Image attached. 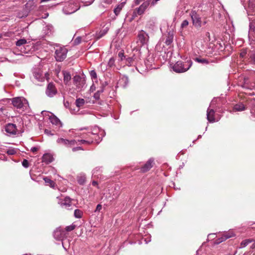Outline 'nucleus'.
<instances>
[{
    "label": "nucleus",
    "mask_w": 255,
    "mask_h": 255,
    "mask_svg": "<svg viewBox=\"0 0 255 255\" xmlns=\"http://www.w3.org/2000/svg\"><path fill=\"white\" fill-rule=\"evenodd\" d=\"M252 21L249 23V39L250 44L254 47L255 45V19H251ZM251 61L255 64V49L250 51L249 53Z\"/></svg>",
    "instance_id": "1"
},
{
    "label": "nucleus",
    "mask_w": 255,
    "mask_h": 255,
    "mask_svg": "<svg viewBox=\"0 0 255 255\" xmlns=\"http://www.w3.org/2000/svg\"><path fill=\"white\" fill-rule=\"evenodd\" d=\"M246 9L250 22L255 19V0H241Z\"/></svg>",
    "instance_id": "2"
},
{
    "label": "nucleus",
    "mask_w": 255,
    "mask_h": 255,
    "mask_svg": "<svg viewBox=\"0 0 255 255\" xmlns=\"http://www.w3.org/2000/svg\"><path fill=\"white\" fill-rule=\"evenodd\" d=\"M192 62L191 60L185 62L178 61L172 66V69L176 73H183L187 71L192 66Z\"/></svg>",
    "instance_id": "3"
},
{
    "label": "nucleus",
    "mask_w": 255,
    "mask_h": 255,
    "mask_svg": "<svg viewBox=\"0 0 255 255\" xmlns=\"http://www.w3.org/2000/svg\"><path fill=\"white\" fill-rule=\"evenodd\" d=\"M11 102L14 107L22 111L27 110L29 107L28 101L23 97L13 98L11 99Z\"/></svg>",
    "instance_id": "4"
},
{
    "label": "nucleus",
    "mask_w": 255,
    "mask_h": 255,
    "mask_svg": "<svg viewBox=\"0 0 255 255\" xmlns=\"http://www.w3.org/2000/svg\"><path fill=\"white\" fill-rule=\"evenodd\" d=\"M55 58L58 62L63 61L67 57V49L65 46L56 45L55 47Z\"/></svg>",
    "instance_id": "5"
},
{
    "label": "nucleus",
    "mask_w": 255,
    "mask_h": 255,
    "mask_svg": "<svg viewBox=\"0 0 255 255\" xmlns=\"http://www.w3.org/2000/svg\"><path fill=\"white\" fill-rule=\"evenodd\" d=\"M73 84L78 91H81L86 87L85 78L79 75H75L73 78Z\"/></svg>",
    "instance_id": "6"
},
{
    "label": "nucleus",
    "mask_w": 255,
    "mask_h": 255,
    "mask_svg": "<svg viewBox=\"0 0 255 255\" xmlns=\"http://www.w3.org/2000/svg\"><path fill=\"white\" fill-rule=\"evenodd\" d=\"M190 16L192 20L193 24L197 27H200L202 25L201 18L195 10H192L190 13Z\"/></svg>",
    "instance_id": "7"
},
{
    "label": "nucleus",
    "mask_w": 255,
    "mask_h": 255,
    "mask_svg": "<svg viewBox=\"0 0 255 255\" xmlns=\"http://www.w3.org/2000/svg\"><path fill=\"white\" fill-rule=\"evenodd\" d=\"M53 237L56 240L62 241L66 238L67 234L65 230L61 228H58L53 232Z\"/></svg>",
    "instance_id": "8"
},
{
    "label": "nucleus",
    "mask_w": 255,
    "mask_h": 255,
    "mask_svg": "<svg viewBox=\"0 0 255 255\" xmlns=\"http://www.w3.org/2000/svg\"><path fill=\"white\" fill-rule=\"evenodd\" d=\"M72 199L70 198L66 197L64 199H60L58 201V204H60L62 207L69 210L72 208Z\"/></svg>",
    "instance_id": "9"
},
{
    "label": "nucleus",
    "mask_w": 255,
    "mask_h": 255,
    "mask_svg": "<svg viewBox=\"0 0 255 255\" xmlns=\"http://www.w3.org/2000/svg\"><path fill=\"white\" fill-rule=\"evenodd\" d=\"M34 4L33 1H28L25 4V7L23 9V14H21L20 12L18 13V17L22 18L27 16L29 11L34 7Z\"/></svg>",
    "instance_id": "10"
},
{
    "label": "nucleus",
    "mask_w": 255,
    "mask_h": 255,
    "mask_svg": "<svg viewBox=\"0 0 255 255\" xmlns=\"http://www.w3.org/2000/svg\"><path fill=\"white\" fill-rule=\"evenodd\" d=\"M57 93L55 85L53 83L48 84L46 90V94L49 97H53Z\"/></svg>",
    "instance_id": "11"
},
{
    "label": "nucleus",
    "mask_w": 255,
    "mask_h": 255,
    "mask_svg": "<svg viewBox=\"0 0 255 255\" xmlns=\"http://www.w3.org/2000/svg\"><path fill=\"white\" fill-rule=\"evenodd\" d=\"M56 141L59 144L64 145L67 147H71L76 143L75 140H69L63 138H59Z\"/></svg>",
    "instance_id": "12"
},
{
    "label": "nucleus",
    "mask_w": 255,
    "mask_h": 255,
    "mask_svg": "<svg viewBox=\"0 0 255 255\" xmlns=\"http://www.w3.org/2000/svg\"><path fill=\"white\" fill-rule=\"evenodd\" d=\"M151 0H147L143 2L138 8L136 9L137 14L139 15H142L144 13L145 10L147 7L151 5Z\"/></svg>",
    "instance_id": "13"
},
{
    "label": "nucleus",
    "mask_w": 255,
    "mask_h": 255,
    "mask_svg": "<svg viewBox=\"0 0 255 255\" xmlns=\"http://www.w3.org/2000/svg\"><path fill=\"white\" fill-rule=\"evenodd\" d=\"M5 131L9 135H15L17 132L16 125L13 124H8L5 127Z\"/></svg>",
    "instance_id": "14"
},
{
    "label": "nucleus",
    "mask_w": 255,
    "mask_h": 255,
    "mask_svg": "<svg viewBox=\"0 0 255 255\" xmlns=\"http://www.w3.org/2000/svg\"><path fill=\"white\" fill-rule=\"evenodd\" d=\"M138 38L141 45H144L148 42L149 36L147 33L144 31H141L138 34Z\"/></svg>",
    "instance_id": "15"
},
{
    "label": "nucleus",
    "mask_w": 255,
    "mask_h": 255,
    "mask_svg": "<svg viewBox=\"0 0 255 255\" xmlns=\"http://www.w3.org/2000/svg\"><path fill=\"white\" fill-rule=\"evenodd\" d=\"M235 236V234L234 233L233 231H229L228 232L224 233L223 234V236L222 237L216 240V243L219 244L226 240L229 239L230 238H232Z\"/></svg>",
    "instance_id": "16"
},
{
    "label": "nucleus",
    "mask_w": 255,
    "mask_h": 255,
    "mask_svg": "<svg viewBox=\"0 0 255 255\" xmlns=\"http://www.w3.org/2000/svg\"><path fill=\"white\" fill-rule=\"evenodd\" d=\"M33 76L38 81H43L44 80V77L43 76L42 72L39 69L33 70Z\"/></svg>",
    "instance_id": "17"
},
{
    "label": "nucleus",
    "mask_w": 255,
    "mask_h": 255,
    "mask_svg": "<svg viewBox=\"0 0 255 255\" xmlns=\"http://www.w3.org/2000/svg\"><path fill=\"white\" fill-rule=\"evenodd\" d=\"M49 120L53 125H55L58 128H60L62 126L60 120L54 115L49 116Z\"/></svg>",
    "instance_id": "18"
},
{
    "label": "nucleus",
    "mask_w": 255,
    "mask_h": 255,
    "mask_svg": "<svg viewBox=\"0 0 255 255\" xmlns=\"http://www.w3.org/2000/svg\"><path fill=\"white\" fill-rule=\"evenodd\" d=\"M154 160L150 158L146 163L141 167V170L143 172H145L148 171L153 165Z\"/></svg>",
    "instance_id": "19"
},
{
    "label": "nucleus",
    "mask_w": 255,
    "mask_h": 255,
    "mask_svg": "<svg viewBox=\"0 0 255 255\" xmlns=\"http://www.w3.org/2000/svg\"><path fill=\"white\" fill-rule=\"evenodd\" d=\"M215 111L213 109L208 108L207 111V119L209 122H215Z\"/></svg>",
    "instance_id": "20"
},
{
    "label": "nucleus",
    "mask_w": 255,
    "mask_h": 255,
    "mask_svg": "<svg viewBox=\"0 0 255 255\" xmlns=\"http://www.w3.org/2000/svg\"><path fill=\"white\" fill-rule=\"evenodd\" d=\"M54 158L53 155L50 153H45L43 154L42 161L46 164H49L52 162Z\"/></svg>",
    "instance_id": "21"
},
{
    "label": "nucleus",
    "mask_w": 255,
    "mask_h": 255,
    "mask_svg": "<svg viewBox=\"0 0 255 255\" xmlns=\"http://www.w3.org/2000/svg\"><path fill=\"white\" fill-rule=\"evenodd\" d=\"M129 82L128 78L126 76L122 77L118 82V84L123 88H126Z\"/></svg>",
    "instance_id": "22"
},
{
    "label": "nucleus",
    "mask_w": 255,
    "mask_h": 255,
    "mask_svg": "<svg viewBox=\"0 0 255 255\" xmlns=\"http://www.w3.org/2000/svg\"><path fill=\"white\" fill-rule=\"evenodd\" d=\"M63 81L65 85H68L71 79L70 73L67 71H63Z\"/></svg>",
    "instance_id": "23"
},
{
    "label": "nucleus",
    "mask_w": 255,
    "mask_h": 255,
    "mask_svg": "<svg viewBox=\"0 0 255 255\" xmlns=\"http://www.w3.org/2000/svg\"><path fill=\"white\" fill-rule=\"evenodd\" d=\"M53 27L51 25H46L43 28L44 33L46 35H50L52 34L53 32Z\"/></svg>",
    "instance_id": "24"
},
{
    "label": "nucleus",
    "mask_w": 255,
    "mask_h": 255,
    "mask_svg": "<svg viewBox=\"0 0 255 255\" xmlns=\"http://www.w3.org/2000/svg\"><path fill=\"white\" fill-rule=\"evenodd\" d=\"M109 28L106 27L105 29L101 30L99 32L97 33L95 37L97 40H98L104 36L108 31Z\"/></svg>",
    "instance_id": "25"
},
{
    "label": "nucleus",
    "mask_w": 255,
    "mask_h": 255,
    "mask_svg": "<svg viewBox=\"0 0 255 255\" xmlns=\"http://www.w3.org/2000/svg\"><path fill=\"white\" fill-rule=\"evenodd\" d=\"M245 109V106L242 103L236 104L234 107V111H243Z\"/></svg>",
    "instance_id": "26"
},
{
    "label": "nucleus",
    "mask_w": 255,
    "mask_h": 255,
    "mask_svg": "<svg viewBox=\"0 0 255 255\" xmlns=\"http://www.w3.org/2000/svg\"><path fill=\"white\" fill-rule=\"evenodd\" d=\"M96 133L90 132H89L87 134H83L82 135V137L83 138H85V139H93V142L95 141V139H94V137H91V135H95Z\"/></svg>",
    "instance_id": "27"
},
{
    "label": "nucleus",
    "mask_w": 255,
    "mask_h": 255,
    "mask_svg": "<svg viewBox=\"0 0 255 255\" xmlns=\"http://www.w3.org/2000/svg\"><path fill=\"white\" fill-rule=\"evenodd\" d=\"M194 60L198 63H202L203 64H208L209 63V61L205 58L196 57L194 59Z\"/></svg>",
    "instance_id": "28"
},
{
    "label": "nucleus",
    "mask_w": 255,
    "mask_h": 255,
    "mask_svg": "<svg viewBox=\"0 0 255 255\" xmlns=\"http://www.w3.org/2000/svg\"><path fill=\"white\" fill-rule=\"evenodd\" d=\"M83 212L82 210L79 209H76L74 211V215L76 218L80 219L83 216Z\"/></svg>",
    "instance_id": "29"
},
{
    "label": "nucleus",
    "mask_w": 255,
    "mask_h": 255,
    "mask_svg": "<svg viewBox=\"0 0 255 255\" xmlns=\"http://www.w3.org/2000/svg\"><path fill=\"white\" fill-rule=\"evenodd\" d=\"M99 130V129L98 128H95L92 131L93 132L96 133V135L93 136H94V139H95V141L97 143L99 142V141L100 140L99 136L97 135V133L98 132Z\"/></svg>",
    "instance_id": "30"
},
{
    "label": "nucleus",
    "mask_w": 255,
    "mask_h": 255,
    "mask_svg": "<svg viewBox=\"0 0 255 255\" xmlns=\"http://www.w3.org/2000/svg\"><path fill=\"white\" fill-rule=\"evenodd\" d=\"M253 242L252 239H246L243 241L241 243V248H244L248 246L250 243Z\"/></svg>",
    "instance_id": "31"
},
{
    "label": "nucleus",
    "mask_w": 255,
    "mask_h": 255,
    "mask_svg": "<svg viewBox=\"0 0 255 255\" xmlns=\"http://www.w3.org/2000/svg\"><path fill=\"white\" fill-rule=\"evenodd\" d=\"M27 41L25 39H20L17 40L16 42V45L18 47H21L24 44H26Z\"/></svg>",
    "instance_id": "32"
},
{
    "label": "nucleus",
    "mask_w": 255,
    "mask_h": 255,
    "mask_svg": "<svg viewBox=\"0 0 255 255\" xmlns=\"http://www.w3.org/2000/svg\"><path fill=\"white\" fill-rule=\"evenodd\" d=\"M76 105L78 107H81L85 104V100L83 99L79 98L76 100Z\"/></svg>",
    "instance_id": "33"
},
{
    "label": "nucleus",
    "mask_w": 255,
    "mask_h": 255,
    "mask_svg": "<svg viewBox=\"0 0 255 255\" xmlns=\"http://www.w3.org/2000/svg\"><path fill=\"white\" fill-rule=\"evenodd\" d=\"M78 141L80 142L81 144H90L93 142V139H81V140H78Z\"/></svg>",
    "instance_id": "34"
},
{
    "label": "nucleus",
    "mask_w": 255,
    "mask_h": 255,
    "mask_svg": "<svg viewBox=\"0 0 255 255\" xmlns=\"http://www.w3.org/2000/svg\"><path fill=\"white\" fill-rule=\"evenodd\" d=\"M4 151L6 152L7 154L10 155H14L16 153V150L14 148L7 149L6 150H4Z\"/></svg>",
    "instance_id": "35"
},
{
    "label": "nucleus",
    "mask_w": 255,
    "mask_h": 255,
    "mask_svg": "<svg viewBox=\"0 0 255 255\" xmlns=\"http://www.w3.org/2000/svg\"><path fill=\"white\" fill-rule=\"evenodd\" d=\"M247 54V49H242L240 52V57L242 58H244L246 57V55Z\"/></svg>",
    "instance_id": "36"
},
{
    "label": "nucleus",
    "mask_w": 255,
    "mask_h": 255,
    "mask_svg": "<svg viewBox=\"0 0 255 255\" xmlns=\"http://www.w3.org/2000/svg\"><path fill=\"white\" fill-rule=\"evenodd\" d=\"M76 228V225L72 224L71 225L68 226L65 228V231L67 232H70L74 230Z\"/></svg>",
    "instance_id": "37"
},
{
    "label": "nucleus",
    "mask_w": 255,
    "mask_h": 255,
    "mask_svg": "<svg viewBox=\"0 0 255 255\" xmlns=\"http://www.w3.org/2000/svg\"><path fill=\"white\" fill-rule=\"evenodd\" d=\"M122 5H119L114 9V12L116 15H118L120 13L122 9Z\"/></svg>",
    "instance_id": "38"
},
{
    "label": "nucleus",
    "mask_w": 255,
    "mask_h": 255,
    "mask_svg": "<svg viewBox=\"0 0 255 255\" xmlns=\"http://www.w3.org/2000/svg\"><path fill=\"white\" fill-rule=\"evenodd\" d=\"M133 57H128L126 59V63L128 66H131L133 63Z\"/></svg>",
    "instance_id": "39"
},
{
    "label": "nucleus",
    "mask_w": 255,
    "mask_h": 255,
    "mask_svg": "<svg viewBox=\"0 0 255 255\" xmlns=\"http://www.w3.org/2000/svg\"><path fill=\"white\" fill-rule=\"evenodd\" d=\"M44 180L45 183L49 184L51 187H53L54 185V182L50 179L45 177L44 178Z\"/></svg>",
    "instance_id": "40"
},
{
    "label": "nucleus",
    "mask_w": 255,
    "mask_h": 255,
    "mask_svg": "<svg viewBox=\"0 0 255 255\" xmlns=\"http://www.w3.org/2000/svg\"><path fill=\"white\" fill-rule=\"evenodd\" d=\"M254 106L252 107L251 113L253 117L255 118V99H254Z\"/></svg>",
    "instance_id": "41"
},
{
    "label": "nucleus",
    "mask_w": 255,
    "mask_h": 255,
    "mask_svg": "<svg viewBox=\"0 0 255 255\" xmlns=\"http://www.w3.org/2000/svg\"><path fill=\"white\" fill-rule=\"evenodd\" d=\"M81 42V37L80 36L77 37L73 41L74 45H77L79 44Z\"/></svg>",
    "instance_id": "42"
},
{
    "label": "nucleus",
    "mask_w": 255,
    "mask_h": 255,
    "mask_svg": "<svg viewBox=\"0 0 255 255\" xmlns=\"http://www.w3.org/2000/svg\"><path fill=\"white\" fill-rule=\"evenodd\" d=\"M189 22L187 20H184L181 24V28H184L188 25Z\"/></svg>",
    "instance_id": "43"
},
{
    "label": "nucleus",
    "mask_w": 255,
    "mask_h": 255,
    "mask_svg": "<svg viewBox=\"0 0 255 255\" xmlns=\"http://www.w3.org/2000/svg\"><path fill=\"white\" fill-rule=\"evenodd\" d=\"M22 166L25 168H28L29 167V162L27 160L24 159L22 162Z\"/></svg>",
    "instance_id": "44"
},
{
    "label": "nucleus",
    "mask_w": 255,
    "mask_h": 255,
    "mask_svg": "<svg viewBox=\"0 0 255 255\" xmlns=\"http://www.w3.org/2000/svg\"><path fill=\"white\" fill-rule=\"evenodd\" d=\"M12 34L11 32H6L0 33V34H2V37H10L12 36Z\"/></svg>",
    "instance_id": "45"
},
{
    "label": "nucleus",
    "mask_w": 255,
    "mask_h": 255,
    "mask_svg": "<svg viewBox=\"0 0 255 255\" xmlns=\"http://www.w3.org/2000/svg\"><path fill=\"white\" fill-rule=\"evenodd\" d=\"M172 42V38L168 36L166 40H165V43L166 45H169Z\"/></svg>",
    "instance_id": "46"
},
{
    "label": "nucleus",
    "mask_w": 255,
    "mask_h": 255,
    "mask_svg": "<svg viewBox=\"0 0 255 255\" xmlns=\"http://www.w3.org/2000/svg\"><path fill=\"white\" fill-rule=\"evenodd\" d=\"M90 76L92 78L96 79L97 78V73L95 70H92L90 72Z\"/></svg>",
    "instance_id": "47"
},
{
    "label": "nucleus",
    "mask_w": 255,
    "mask_h": 255,
    "mask_svg": "<svg viewBox=\"0 0 255 255\" xmlns=\"http://www.w3.org/2000/svg\"><path fill=\"white\" fill-rule=\"evenodd\" d=\"M103 90L101 91H98L96 93L94 94V97L96 100H99L100 99V93L103 92Z\"/></svg>",
    "instance_id": "48"
},
{
    "label": "nucleus",
    "mask_w": 255,
    "mask_h": 255,
    "mask_svg": "<svg viewBox=\"0 0 255 255\" xmlns=\"http://www.w3.org/2000/svg\"><path fill=\"white\" fill-rule=\"evenodd\" d=\"M102 205L101 204H98L96 207V209L95 212H100L101 211V210L102 209Z\"/></svg>",
    "instance_id": "49"
},
{
    "label": "nucleus",
    "mask_w": 255,
    "mask_h": 255,
    "mask_svg": "<svg viewBox=\"0 0 255 255\" xmlns=\"http://www.w3.org/2000/svg\"><path fill=\"white\" fill-rule=\"evenodd\" d=\"M79 150H83V149L82 148V147H80V146H78V147H73L72 148V151L73 152H75V151H78Z\"/></svg>",
    "instance_id": "50"
},
{
    "label": "nucleus",
    "mask_w": 255,
    "mask_h": 255,
    "mask_svg": "<svg viewBox=\"0 0 255 255\" xmlns=\"http://www.w3.org/2000/svg\"><path fill=\"white\" fill-rule=\"evenodd\" d=\"M160 0H151L150 1L151 3V6H154L156 4L157 2L159 1Z\"/></svg>",
    "instance_id": "51"
},
{
    "label": "nucleus",
    "mask_w": 255,
    "mask_h": 255,
    "mask_svg": "<svg viewBox=\"0 0 255 255\" xmlns=\"http://www.w3.org/2000/svg\"><path fill=\"white\" fill-rule=\"evenodd\" d=\"M44 133L47 135H53V134L51 133V131L48 129H45L44 130Z\"/></svg>",
    "instance_id": "52"
},
{
    "label": "nucleus",
    "mask_w": 255,
    "mask_h": 255,
    "mask_svg": "<svg viewBox=\"0 0 255 255\" xmlns=\"http://www.w3.org/2000/svg\"><path fill=\"white\" fill-rule=\"evenodd\" d=\"M30 150L32 152H35L38 150V148L36 147H31Z\"/></svg>",
    "instance_id": "53"
},
{
    "label": "nucleus",
    "mask_w": 255,
    "mask_h": 255,
    "mask_svg": "<svg viewBox=\"0 0 255 255\" xmlns=\"http://www.w3.org/2000/svg\"><path fill=\"white\" fill-rule=\"evenodd\" d=\"M144 0H134V4L135 5L139 4L141 1H143Z\"/></svg>",
    "instance_id": "54"
},
{
    "label": "nucleus",
    "mask_w": 255,
    "mask_h": 255,
    "mask_svg": "<svg viewBox=\"0 0 255 255\" xmlns=\"http://www.w3.org/2000/svg\"><path fill=\"white\" fill-rule=\"evenodd\" d=\"M78 182H79V183H80V184H84V183L85 182V180H84V179H79V180H78Z\"/></svg>",
    "instance_id": "55"
},
{
    "label": "nucleus",
    "mask_w": 255,
    "mask_h": 255,
    "mask_svg": "<svg viewBox=\"0 0 255 255\" xmlns=\"http://www.w3.org/2000/svg\"><path fill=\"white\" fill-rule=\"evenodd\" d=\"M100 169H98L97 168H95L94 170H93V174L94 175V176H96V172L97 171H98V170H99Z\"/></svg>",
    "instance_id": "56"
},
{
    "label": "nucleus",
    "mask_w": 255,
    "mask_h": 255,
    "mask_svg": "<svg viewBox=\"0 0 255 255\" xmlns=\"http://www.w3.org/2000/svg\"><path fill=\"white\" fill-rule=\"evenodd\" d=\"M76 10H77V9H75V10H72V11H69V12H66V14H70V13H72L74 12L75 11H76Z\"/></svg>",
    "instance_id": "57"
},
{
    "label": "nucleus",
    "mask_w": 255,
    "mask_h": 255,
    "mask_svg": "<svg viewBox=\"0 0 255 255\" xmlns=\"http://www.w3.org/2000/svg\"><path fill=\"white\" fill-rule=\"evenodd\" d=\"M97 184H98V183H97V182L96 181H93L92 182V185H93V186H96V185H97Z\"/></svg>",
    "instance_id": "58"
},
{
    "label": "nucleus",
    "mask_w": 255,
    "mask_h": 255,
    "mask_svg": "<svg viewBox=\"0 0 255 255\" xmlns=\"http://www.w3.org/2000/svg\"><path fill=\"white\" fill-rule=\"evenodd\" d=\"M251 248L255 249V242H254V243L252 244L251 246Z\"/></svg>",
    "instance_id": "59"
},
{
    "label": "nucleus",
    "mask_w": 255,
    "mask_h": 255,
    "mask_svg": "<svg viewBox=\"0 0 255 255\" xmlns=\"http://www.w3.org/2000/svg\"><path fill=\"white\" fill-rule=\"evenodd\" d=\"M246 94H248L249 95H255L254 92H253V93H246Z\"/></svg>",
    "instance_id": "60"
},
{
    "label": "nucleus",
    "mask_w": 255,
    "mask_h": 255,
    "mask_svg": "<svg viewBox=\"0 0 255 255\" xmlns=\"http://www.w3.org/2000/svg\"><path fill=\"white\" fill-rule=\"evenodd\" d=\"M114 62V60H113L112 59L110 60L109 63H112Z\"/></svg>",
    "instance_id": "61"
},
{
    "label": "nucleus",
    "mask_w": 255,
    "mask_h": 255,
    "mask_svg": "<svg viewBox=\"0 0 255 255\" xmlns=\"http://www.w3.org/2000/svg\"><path fill=\"white\" fill-rule=\"evenodd\" d=\"M243 87L244 88H247V86L246 85V84H244V85L243 86Z\"/></svg>",
    "instance_id": "62"
}]
</instances>
